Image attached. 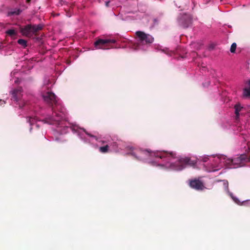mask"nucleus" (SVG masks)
<instances>
[{
	"label": "nucleus",
	"instance_id": "1",
	"mask_svg": "<svg viewBox=\"0 0 250 250\" xmlns=\"http://www.w3.org/2000/svg\"><path fill=\"white\" fill-rule=\"evenodd\" d=\"M44 101L52 107L53 116L51 121L59 122L64 119L65 109L58 103L57 98L52 92L48 91L42 94Z\"/></svg>",
	"mask_w": 250,
	"mask_h": 250
},
{
	"label": "nucleus",
	"instance_id": "2",
	"mask_svg": "<svg viewBox=\"0 0 250 250\" xmlns=\"http://www.w3.org/2000/svg\"><path fill=\"white\" fill-rule=\"evenodd\" d=\"M132 154L137 159L141 160H146L149 158H159L164 159L166 162H169L172 158H174L176 154L173 152L152 151L150 149H141L137 152H133Z\"/></svg>",
	"mask_w": 250,
	"mask_h": 250
},
{
	"label": "nucleus",
	"instance_id": "3",
	"mask_svg": "<svg viewBox=\"0 0 250 250\" xmlns=\"http://www.w3.org/2000/svg\"><path fill=\"white\" fill-rule=\"evenodd\" d=\"M135 34L138 42L141 44H150L154 42V38L151 35L143 31H138L136 32Z\"/></svg>",
	"mask_w": 250,
	"mask_h": 250
},
{
	"label": "nucleus",
	"instance_id": "4",
	"mask_svg": "<svg viewBox=\"0 0 250 250\" xmlns=\"http://www.w3.org/2000/svg\"><path fill=\"white\" fill-rule=\"evenodd\" d=\"M197 161L196 160H191L190 158L185 157L180 158L178 159L176 165V169L181 170L187 166L194 167L196 165Z\"/></svg>",
	"mask_w": 250,
	"mask_h": 250
},
{
	"label": "nucleus",
	"instance_id": "5",
	"mask_svg": "<svg viewBox=\"0 0 250 250\" xmlns=\"http://www.w3.org/2000/svg\"><path fill=\"white\" fill-rule=\"evenodd\" d=\"M42 26L40 25L28 24L21 29V33L26 36L30 37L31 34H35L37 32L42 29Z\"/></svg>",
	"mask_w": 250,
	"mask_h": 250
},
{
	"label": "nucleus",
	"instance_id": "6",
	"mask_svg": "<svg viewBox=\"0 0 250 250\" xmlns=\"http://www.w3.org/2000/svg\"><path fill=\"white\" fill-rule=\"evenodd\" d=\"M178 24L184 28H187L192 23V17L188 14H180L178 19Z\"/></svg>",
	"mask_w": 250,
	"mask_h": 250
},
{
	"label": "nucleus",
	"instance_id": "7",
	"mask_svg": "<svg viewBox=\"0 0 250 250\" xmlns=\"http://www.w3.org/2000/svg\"><path fill=\"white\" fill-rule=\"evenodd\" d=\"M115 42L116 40L114 39H98L95 42L94 45L97 49H107L109 48V44Z\"/></svg>",
	"mask_w": 250,
	"mask_h": 250
},
{
	"label": "nucleus",
	"instance_id": "8",
	"mask_svg": "<svg viewBox=\"0 0 250 250\" xmlns=\"http://www.w3.org/2000/svg\"><path fill=\"white\" fill-rule=\"evenodd\" d=\"M250 161V158L245 154H242L239 157H237L233 159L232 168H235L241 167L244 162Z\"/></svg>",
	"mask_w": 250,
	"mask_h": 250
},
{
	"label": "nucleus",
	"instance_id": "9",
	"mask_svg": "<svg viewBox=\"0 0 250 250\" xmlns=\"http://www.w3.org/2000/svg\"><path fill=\"white\" fill-rule=\"evenodd\" d=\"M189 186L196 190H203L205 188L203 183L196 179L189 180Z\"/></svg>",
	"mask_w": 250,
	"mask_h": 250
},
{
	"label": "nucleus",
	"instance_id": "10",
	"mask_svg": "<svg viewBox=\"0 0 250 250\" xmlns=\"http://www.w3.org/2000/svg\"><path fill=\"white\" fill-rule=\"evenodd\" d=\"M22 92V89L21 87H19L12 91V97L15 101H18L21 98Z\"/></svg>",
	"mask_w": 250,
	"mask_h": 250
},
{
	"label": "nucleus",
	"instance_id": "11",
	"mask_svg": "<svg viewBox=\"0 0 250 250\" xmlns=\"http://www.w3.org/2000/svg\"><path fill=\"white\" fill-rule=\"evenodd\" d=\"M221 162L224 163L228 167L233 168V159L228 158L225 156H222L220 158Z\"/></svg>",
	"mask_w": 250,
	"mask_h": 250
},
{
	"label": "nucleus",
	"instance_id": "12",
	"mask_svg": "<svg viewBox=\"0 0 250 250\" xmlns=\"http://www.w3.org/2000/svg\"><path fill=\"white\" fill-rule=\"evenodd\" d=\"M234 108L236 116L237 118H238L239 116V112L241 111L242 107H241L239 104H236L234 106Z\"/></svg>",
	"mask_w": 250,
	"mask_h": 250
},
{
	"label": "nucleus",
	"instance_id": "13",
	"mask_svg": "<svg viewBox=\"0 0 250 250\" xmlns=\"http://www.w3.org/2000/svg\"><path fill=\"white\" fill-rule=\"evenodd\" d=\"M21 10L20 9H15L10 11L9 13L11 15H19L21 13Z\"/></svg>",
	"mask_w": 250,
	"mask_h": 250
},
{
	"label": "nucleus",
	"instance_id": "14",
	"mask_svg": "<svg viewBox=\"0 0 250 250\" xmlns=\"http://www.w3.org/2000/svg\"><path fill=\"white\" fill-rule=\"evenodd\" d=\"M243 96L246 98H250V89L245 88L243 90Z\"/></svg>",
	"mask_w": 250,
	"mask_h": 250
},
{
	"label": "nucleus",
	"instance_id": "15",
	"mask_svg": "<svg viewBox=\"0 0 250 250\" xmlns=\"http://www.w3.org/2000/svg\"><path fill=\"white\" fill-rule=\"evenodd\" d=\"M109 148V146L108 145H106L104 146H101L99 148V150L101 152L105 153L108 152Z\"/></svg>",
	"mask_w": 250,
	"mask_h": 250
},
{
	"label": "nucleus",
	"instance_id": "16",
	"mask_svg": "<svg viewBox=\"0 0 250 250\" xmlns=\"http://www.w3.org/2000/svg\"><path fill=\"white\" fill-rule=\"evenodd\" d=\"M18 43L19 44L23 46L24 47H25L27 46V42L23 39H19L18 41Z\"/></svg>",
	"mask_w": 250,
	"mask_h": 250
},
{
	"label": "nucleus",
	"instance_id": "17",
	"mask_svg": "<svg viewBox=\"0 0 250 250\" xmlns=\"http://www.w3.org/2000/svg\"><path fill=\"white\" fill-rule=\"evenodd\" d=\"M6 33L10 36H13L16 35V32L14 29H9Z\"/></svg>",
	"mask_w": 250,
	"mask_h": 250
},
{
	"label": "nucleus",
	"instance_id": "18",
	"mask_svg": "<svg viewBox=\"0 0 250 250\" xmlns=\"http://www.w3.org/2000/svg\"><path fill=\"white\" fill-rule=\"evenodd\" d=\"M236 47H237V44L236 43L234 42L231 45V47H230V51L231 52V53H235V50H236Z\"/></svg>",
	"mask_w": 250,
	"mask_h": 250
},
{
	"label": "nucleus",
	"instance_id": "19",
	"mask_svg": "<svg viewBox=\"0 0 250 250\" xmlns=\"http://www.w3.org/2000/svg\"><path fill=\"white\" fill-rule=\"evenodd\" d=\"M36 121V119L32 117H29L27 119V122L30 123L31 125L34 124V122Z\"/></svg>",
	"mask_w": 250,
	"mask_h": 250
},
{
	"label": "nucleus",
	"instance_id": "20",
	"mask_svg": "<svg viewBox=\"0 0 250 250\" xmlns=\"http://www.w3.org/2000/svg\"><path fill=\"white\" fill-rule=\"evenodd\" d=\"M232 198L236 204H240V201L237 198L232 196Z\"/></svg>",
	"mask_w": 250,
	"mask_h": 250
},
{
	"label": "nucleus",
	"instance_id": "21",
	"mask_svg": "<svg viewBox=\"0 0 250 250\" xmlns=\"http://www.w3.org/2000/svg\"><path fill=\"white\" fill-rule=\"evenodd\" d=\"M159 21V20L156 18L153 20V22L154 24H157L158 23V22Z\"/></svg>",
	"mask_w": 250,
	"mask_h": 250
},
{
	"label": "nucleus",
	"instance_id": "22",
	"mask_svg": "<svg viewBox=\"0 0 250 250\" xmlns=\"http://www.w3.org/2000/svg\"><path fill=\"white\" fill-rule=\"evenodd\" d=\"M83 131L85 132V133H86V134H87L89 136L91 137H95V136H93V135H92L90 134V133H89L85 131V129H83Z\"/></svg>",
	"mask_w": 250,
	"mask_h": 250
},
{
	"label": "nucleus",
	"instance_id": "23",
	"mask_svg": "<svg viewBox=\"0 0 250 250\" xmlns=\"http://www.w3.org/2000/svg\"><path fill=\"white\" fill-rule=\"evenodd\" d=\"M25 103L22 104H19V106L20 108H22V107H23L25 105Z\"/></svg>",
	"mask_w": 250,
	"mask_h": 250
},
{
	"label": "nucleus",
	"instance_id": "24",
	"mask_svg": "<svg viewBox=\"0 0 250 250\" xmlns=\"http://www.w3.org/2000/svg\"><path fill=\"white\" fill-rule=\"evenodd\" d=\"M248 84L249 86V87L248 88L250 89V80L248 82Z\"/></svg>",
	"mask_w": 250,
	"mask_h": 250
},
{
	"label": "nucleus",
	"instance_id": "25",
	"mask_svg": "<svg viewBox=\"0 0 250 250\" xmlns=\"http://www.w3.org/2000/svg\"><path fill=\"white\" fill-rule=\"evenodd\" d=\"M31 1V0H26V2L27 3H29Z\"/></svg>",
	"mask_w": 250,
	"mask_h": 250
},
{
	"label": "nucleus",
	"instance_id": "26",
	"mask_svg": "<svg viewBox=\"0 0 250 250\" xmlns=\"http://www.w3.org/2000/svg\"><path fill=\"white\" fill-rule=\"evenodd\" d=\"M42 122H43L44 123H48L46 120H42Z\"/></svg>",
	"mask_w": 250,
	"mask_h": 250
},
{
	"label": "nucleus",
	"instance_id": "27",
	"mask_svg": "<svg viewBox=\"0 0 250 250\" xmlns=\"http://www.w3.org/2000/svg\"><path fill=\"white\" fill-rule=\"evenodd\" d=\"M0 102H2L3 103H5V102L4 101H2L1 100H0Z\"/></svg>",
	"mask_w": 250,
	"mask_h": 250
},
{
	"label": "nucleus",
	"instance_id": "28",
	"mask_svg": "<svg viewBox=\"0 0 250 250\" xmlns=\"http://www.w3.org/2000/svg\"><path fill=\"white\" fill-rule=\"evenodd\" d=\"M204 162H206V159H204L203 160Z\"/></svg>",
	"mask_w": 250,
	"mask_h": 250
}]
</instances>
